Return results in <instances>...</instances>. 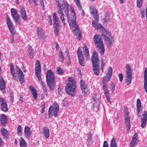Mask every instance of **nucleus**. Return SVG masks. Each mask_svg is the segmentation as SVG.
<instances>
[{
    "label": "nucleus",
    "instance_id": "1",
    "mask_svg": "<svg viewBox=\"0 0 147 147\" xmlns=\"http://www.w3.org/2000/svg\"><path fill=\"white\" fill-rule=\"evenodd\" d=\"M55 4L57 5V12L59 14L60 18L64 26L66 25L64 19V12L65 13L67 16V18L69 16V4L68 2L64 0H62L59 2L58 0L56 1Z\"/></svg>",
    "mask_w": 147,
    "mask_h": 147
},
{
    "label": "nucleus",
    "instance_id": "2",
    "mask_svg": "<svg viewBox=\"0 0 147 147\" xmlns=\"http://www.w3.org/2000/svg\"><path fill=\"white\" fill-rule=\"evenodd\" d=\"M10 71L11 74L13 78L15 80H18V78L22 84L24 83L23 79L24 78V75L22 70L18 66L16 67V70H14V67L12 63L10 64Z\"/></svg>",
    "mask_w": 147,
    "mask_h": 147
},
{
    "label": "nucleus",
    "instance_id": "3",
    "mask_svg": "<svg viewBox=\"0 0 147 147\" xmlns=\"http://www.w3.org/2000/svg\"><path fill=\"white\" fill-rule=\"evenodd\" d=\"M67 81L68 82L65 87L66 92L68 94L73 96L76 93L75 83L70 78H68Z\"/></svg>",
    "mask_w": 147,
    "mask_h": 147
},
{
    "label": "nucleus",
    "instance_id": "4",
    "mask_svg": "<svg viewBox=\"0 0 147 147\" xmlns=\"http://www.w3.org/2000/svg\"><path fill=\"white\" fill-rule=\"evenodd\" d=\"M46 75L48 86L51 89H53L55 84V76L51 70H48L46 73Z\"/></svg>",
    "mask_w": 147,
    "mask_h": 147
},
{
    "label": "nucleus",
    "instance_id": "5",
    "mask_svg": "<svg viewBox=\"0 0 147 147\" xmlns=\"http://www.w3.org/2000/svg\"><path fill=\"white\" fill-rule=\"evenodd\" d=\"M71 8V16L70 17H68L67 18L68 22L70 26L73 29V28H78L79 27L76 22V17L75 12L73 8L72 7Z\"/></svg>",
    "mask_w": 147,
    "mask_h": 147
},
{
    "label": "nucleus",
    "instance_id": "6",
    "mask_svg": "<svg viewBox=\"0 0 147 147\" xmlns=\"http://www.w3.org/2000/svg\"><path fill=\"white\" fill-rule=\"evenodd\" d=\"M126 83L127 85L131 84L132 80V71L131 66L128 64L125 65Z\"/></svg>",
    "mask_w": 147,
    "mask_h": 147
},
{
    "label": "nucleus",
    "instance_id": "7",
    "mask_svg": "<svg viewBox=\"0 0 147 147\" xmlns=\"http://www.w3.org/2000/svg\"><path fill=\"white\" fill-rule=\"evenodd\" d=\"M59 110V106L56 103L53 104V106H51L48 111V115L49 117H51L53 114L55 117L57 116Z\"/></svg>",
    "mask_w": 147,
    "mask_h": 147
},
{
    "label": "nucleus",
    "instance_id": "8",
    "mask_svg": "<svg viewBox=\"0 0 147 147\" xmlns=\"http://www.w3.org/2000/svg\"><path fill=\"white\" fill-rule=\"evenodd\" d=\"M35 74L36 76L37 77L38 79V80L40 82V84L43 87V83L41 80L40 77L41 68L40 66V64L39 61L38 60H36V63L35 64Z\"/></svg>",
    "mask_w": 147,
    "mask_h": 147
},
{
    "label": "nucleus",
    "instance_id": "9",
    "mask_svg": "<svg viewBox=\"0 0 147 147\" xmlns=\"http://www.w3.org/2000/svg\"><path fill=\"white\" fill-rule=\"evenodd\" d=\"M6 23L8 26V27L11 34H15V31L14 26L11 22L10 19L8 15H7L6 17Z\"/></svg>",
    "mask_w": 147,
    "mask_h": 147
},
{
    "label": "nucleus",
    "instance_id": "10",
    "mask_svg": "<svg viewBox=\"0 0 147 147\" xmlns=\"http://www.w3.org/2000/svg\"><path fill=\"white\" fill-rule=\"evenodd\" d=\"M112 68L111 66H109L106 73V76L103 78V82L107 83L110 80L112 75Z\"/></svg>",
    "mask_w": 147,
    "mask_h": 147
},
{
    "label": "nucleus",
    "instance_id": "11",
    "mask_svg": "<svg viewBox=\"0 0 147 147\" xmlns=\"http://www.w3.org/2000/svg\"><path fill=\"white\" fill-rule=\"evenodd\" d=\"M12 16L16 23L19 24L20 22L19 16L18 13L17 11L14 9L12 8L11 10Z\"/></svg>",
    "mask_w": 147,
    "mask_h": 147
},
{
    "label": "nucleus",
    "instance_id": "12",
    "mask_svg": "<svg viewBox=\"0 0 147 147\" xmlns=\"http://www.w3.org/2000/svg\"><path fill=\"white\" fill-rule=\"evenodd\" d=\"M94 39L95 45L96 46H104V44L100 36L98 35H95Z\"/></svg>",
    "mask_w": 147,
    "mask_h": 147
},
{
    "label": "nucleus",
    "instance_id": "13",
    "mask_svg": "<svg viewBox=\"0 0 147 147\" xmlns=\"http://www.w3.org/2000/svg\"><path fill=\"white\" fill-rule=\"evenodd\" d=\"M0 104L1 105V108L2 110L5 111H7L8 110L6 102L3 97L0 98Z\"/></svg>",
    "mask_w": 147,
    "mask_h": 147
},
{
    "label": "nucleus",
    "instance_id": "14",
    "mask_svg": "<svg viewBox=\"0 0 147 147\" xmlns=\"http://www.w3.org/2000/svg\"><path fill=\"white\" fill-rule=\"evenodd\" d=\"M19 11L22 18L25 20H27L28 17L26 15V11L25 9L22 5L20 6Z\"/></svg>",
    "mask_w": 147,
    "mask_h": 147
},
{
    "label": "nucleus",
    "instance_id": "15",
    "mask_svg": "<svg viewBox=\"0 0 147 147\" xmlns=\"http://www.w3.org/2000/svg\"><path fill=\"white\" fill-rule=\"evenodd\" d=\"M92 64L94 65L96 63H98L99 60L97 52L94 51L92 55Z\"/></svg>",
    "mask_w": 147,
    "mask_h": 147
},
{
    "label": "nucleus",
    "instance_id": "16",
    "mask_svg": "<svg viewBox=\"0 0 147 147\" xmlns=\"http://www.w3.org/2000/svg\"><path fill=\"white\" fill-rule=\"evenodd\" d=\"M147 120V112L144 111V114L142 115V117L141 119V126L142 127H144L146 125Z\"/></svg>",
    "mask_w": 147,
    "mask_h": 147
},
{
    "label": "nucleus",
    "instance_id": "17",
    "mask_svg": "<svg viewBox=\"0 0 147 147\" xmlns=\"http://www.w3.org/2000/svg\"><path fill=\"white\" fill-rule=\"evenodd\" d=\"M138 135L136 133L134 134L131 141L130 146L131 147H134L137 144L138 140Z\"/></svg>",
    "mask_w": 147,
    "mask_h": 147
},
{
    "label": "nucleus",
    "instance_id": "18",
    "mask_svg": "<svg viewBox=\"0 0 147 147\" xmlns=\"http://www.w3.org/2000/svg\"><path fill=\"white\" fill-rule=\"evenodd\" d=\"M73 32L76 36V38L80 40L82 38L81 33L79 28H75L73 30Z\"/></svg>",
    "mask_w": 147,
    "mask_h": 147
},
{
    "label": "nucleus",
    "instance_id": "19",
    "mask_svg": "<svg viewBox=\"0 0 147 147\" xmlns=\"http://www.w3.org/2000/svg\"><path fill=\"white\" fill-rule=\"evenodd\" d=\"M53 21L54 22V27H60L58 22V19L57 16V14L55 12L53 15Z\"/></svg>",
    "mask_w": 147,
    "mask_h": 147
},
{
    "label": "nucleus",
    "instance_id": "20",
    "mask_svg": "<svg viewBox=\"0 0 147 147\" xmlns=\"http://www.w3.org/2000/svg\"><path fill=\"white\" fill-rule=\"evenodd\" d=\"M24 134L27 138H29L32 134V131L30 128L28 126H26L24 128Z\"/></svg>",
    "mask_w": 147,
    "mask_h": 147
},
{
    "label": "nucleus",
    "instance_id": "21",
    "mask_svg": "<svg viewBox=\"0 0 147 147\" xmlns=\"http://www.w3.org/2000/svg\"><path fill=\"white\" fill-rule=\"evenodd\" d=\"M80 84L81 89L84 93L85 94L88 91V89L87 88V86L86 84H85V82L82 80L80 81Z\"/></svg>",
    "mask_w": 147,
    "mask_h": 147
},
{
    "label": "nucleus",
    "instance_id": "22",
    "mask_svg": "<svg viewBox=\"0 0 147 147\" xmlns=\"http://www.w3.org/2000/svg\"><path fill=\"white\" fill-rule=\"evenodd\" d=\"M125 123L126 125V128L127 130H129L130 128V124L129 116H126L125 117Z\"/></svg>",
    "mask_w": 147,
    "mask_h": 147
},
{
    "label": "nucleus",
    "instance_id": "23",
    "mask_svg": "<svg viewBox=\"0 0 147 147\" xmlns=\"http://www.w3.org/2000/svg\"><path fill=\"white\" fill-rule=\"evenodd\" d=\"M83 51L84 56L86 57V60L88 61L89 60L90 57L88 49L87 47H84Z\"/></svg>",
    "mask_w": 147,
    "mask_h": 147
},
{
    "label": "nucleus",
    "instance_id": "24",
    "mask_svg": "<svg viewBox=\"0 0 147 147\" xmlns=\"http://www.w3.org/2000/svg\"><path fill=\"white\" fill-rule=\"evenodd\" d=\"M102 38L104 39L105 40V43L107 45H111L112 42L110 39L107 36V35H102Z\"/></svg>",
    "mask_w": 147,
    "mask_h": 147
},
{
    "label": "nucleus",
    "instance_id": "25",
    "mask_svg": "<svg viewBox=\"0 0 147 147\" xmlns=\"http://www.w3.org/2000/svg\"><path fill=\"white\" fill-rule=\"evenodd\" d=\"M37 32L38 37L39 38H42L44 35V31L41 28H38Z\"/></svg>",
    "mask_w": 147,
    "mask_h": 147
},
{
    "label": "nucleus",
    "instance_id": "26",
    "mask_svg": "<svg viewBox=\"0 0 147 147\" xmlns=\"http://www.w3.org/2000/svg\"><path fill=\"white\" fill-rule=\"evenodd\" d=\"M49 131V129L47 127H45L43 129V134L46 139H48L50 135Z\"/></svg>",
    "mask_w": 147,
    "mask_h": 147
},
{
    "label": "nucleus",
    "instance_id": "27",
    "mask_svg": "<svg viewBox=\"0 0 147 147\" xmlns=\"http://www.w3.org/2000/svg\"><path fill=\"white\" fill-rule=\"evenodd\" d=\"M0 118L1 123L3 125H5L7 123L6 116L4 114H2Z\"/></svg>",
    "mask_w": 147,
    "mask_h": 147
},
{
    "label": "nucleus",
    "instance_id": "28",
    "mask_svg": "<svg viewBox=\"0 0 147 147\" xmlns=\"http://www.w3.org/2000/svg\"><path fill=\"white\" fill-rule=\"evenodd\" d=\"M93 70L96 75H98L99 74V68L98 63H96L95 65L92 64Z\"/></svg>",
    "mask_w": 147,
    "mask_h": 147
},
{
    "label": "nucleus",
    "instance_id": "29",
    "mask_svg": "<svg viewBox=\"0 0 147 147\" xmlns=\"http://www.w3.org/2000/svg\"><path fill=\"white\" fill-rule=\"evenodd\" d=\"M30 90L33 95V98L35 99H36L37 97V94L36 90L32 86L30 87Z\"/></svg>",
    "mask_w": 147,
    "mask_h": 147
},
{
    "label": "nucleus",
    "instance_id": "30",
    "mask_svg": "<svg viewBox=\"0 0 147 147\" xmlns=\"http://www.w3.org/2000/svg\"><path fill=\"white\" fill-rule=\"evenodd\" d=\"M19 143L20 147H26V143L24 139L20 137L19 139Z\"/></svg>",
    "mask_w": 147,
    "mask_h": 147
},
{
    "label": "nucleus",
    "instance_id": "31",
    "mask_svg": "<svg viewBox=\"0 0 147 147\" xmlns=\"http://www.w3.org/2000/svg\"><path fill=\"white\" fill-rule=\"evenodd\" d=\"M5 88V85L4 80L3 78H1L0 79V89L2 91H4Z\"/></svg>",
    "mask_w": 147,
    "mask_h": 147
},
{
    "label": "nucleus",
    "instance_id": "32",
    "mask_svg": "<svg viewBox=\"0 0 147 147\" xmlns=\"http://www.w3.org/2000/svg\"><path fill=\"white\" fill-rule=\"evenodd\" d=\"M92 25L96 29L98 30L101 26V25L93 20L92 22Z\"/></svg>",
    "mask_w": 147,
    "mask_h": 147
},
{
    "label": "nucleus",
    "instance_id": "33",
    "mask_svg": "<svg viewBox=\"0 0 147 147\" xmlns=\"http://www.w3.org/2000/svg\"><path fill=\"white\" fill-rule=\"evenodd\" d=\"M100 30V32H102V33L101 34V37L102 36V35H107V32L105 29L104 28L103 26L101 25V27L99 28Z\"/></svg>",
    "mask_w": 147,
    "mask_h": 147
},
{
    "label": "nucleus",
    "instance_id": "34",
    "mask_svg": "<svg viewBox=\"0 0 147 147\" xmlns=\"http://www.w3.org/2000/svg\"><path fill=\"white\" fill-rule=\"evenodd\" d=\"M136 106L137 107V112L138 114L140 111V108L141 107V104L140 101V100L139 99H138L137 100Z\"/></svg>",
    "mask_w": 147,
    "mask_h": 147
},
{
    "label": "nucleus",
    "instance_id": "35",
    "mask_svg": "<svg viewBox=\"0 0 147 147\" xmlns=\"http://www.w3.org/2000/svg\"><path fill=\"white\" fill-rule=\"evenodd\" d=\"M1 131L3 136L5 137H7L8 135V133L6 129L4 128H2Z\"/></svg>",
    "mask_w": 147,
    "mask_h": 147
},
{
    "label": "nucleus",
    "instance_id": "36",
    "mask_svg": "<svg viewBox=\"0 0 147 147\" xmlns=\"http://www.w3.org/2000/svg\"><path fill=\"white\" fill-rule=\"evenodd\" d=\"M28 52L29 54V56L30 58H33V50L32 47H29L28 50Z\"/></svg>",
    "mask_w": 147,
    "mask_h": 147
},
{
    "label": "nucleus",
    "instance_id": "37",
    "mask_svg": "<svg viewBox=\"0 0 147 147\" xmlns=\"http://www.w3.org/2000/svg\"><path fill=\"white\" fill-rule=\"evenodd\" d=\"M90 9L91 14H92L93 15L97 13L96 9L94 8L93 5H91L90 7Z\"/></svg>",
    "mask_w": 147,
    "mask_h": 147
},
{
    "label": "nucleus",
    "instance_id": "38",
    "mask_svg": "<svg viewBox=\"0 0 147 147\" xmlns=\"http://www.w3.org/2000/svg\"><path fill=\"white\" fill-rule=\"evenodd\" d=\"M97 49L100 54L101 55H103L105 50L104 47H97Z\"/></svg>",
    "mask_w": 147,
    "mask_h": 147
},
{
    "label": "nucleus",
    "instance_id": "39",
    "mask_svg": "<svg viewBox=\"0 0 147 147\" xmlns=\"http://www.w3.org/2000/svg\"><path fill=\"white\" fill-rule=\"evenodd\" d=\"M110 147H117L115 139L113 138L111 141Z\"/></svg>",
    "mask_w": 147,
    "mask_h": 147
},
{
    "label": "nucleus",
    "instance_id": "40",
    "mask_svg": "<svg viewBox=\"0 0 147 147\" xmlns=\"http://www.w3.org/2000/svg\"><path fill=\"white\" fill-rule=\"evenodd\" d=\"M76 5L77 6V7L78 8L79 10L80 11H82V8L81 5L80 4V0L77 1L76 2Z\"/></svg>",
    "mask_w": 147,
    "mask_h": 147
},
{
    "label": "nucleus",
    "instance_id": "41",
    "mask_svg": "<svg viewBox=\"0 0 147 147\" xmlns=\"http://www.w3.org/2000/svg\"><path fill=\"white\" fill-rule=\"evenodd\" d=\"M104 90V94L106 96L107 100H109L110 98L109 97V91L107 88Z\"/></svg>",
    "mask_w": 147,
    "mask_h": 147
},
{
    "label": "nucleus",
    "instance_id": "42",
    "mask_svg": "<svg viewBox=\"0 0 147 147\" xmlns=\"http://www.w3.org/2000/svg\"><path fill=\"white\" fill-rule=\"evenodd\" d=\"M17 131L18 134L19 135H21L22 134V127L20 125H19L18 126Z\"/></svg>",
    "mask_w": 147,
    "mask_h": 147
},
{
    "label": "nucleus",
    "instance_id": "43",
    "mask_svg": "<svg viewBox=\"0 0 147 147\" xmlns=\"http://www.w3.org/2000/svg\"><path fill=\"white\" fill-rule=\"evenodd\" d=\"M143 1L142 0H137V6L140 8L142 5Z\"/></svg>",
    "mask_w": 147,
    "mask_h": 147
},
{
    "label": "nucleus",
    "instance_id": "44",
    "mask_svg": "<svg viewBox=\"0 0 147 147\" xmlns=\"http://www.w3.org/2000/svg\"><path fill=\"white\" fill-rule=\"evenodd\" d=\"M60 27H54V28H55V34L57 35H58L59 32L60 30Z\"/></svg>",
    "mask_w": 147,
    "mask_h": 147
},
{
    "label": "nucleus",
    "instance_id": "45",
    "mask_svg": "<svg viewBox=\"0 0 147 147\" xmlns=\"http://www.w3.org/2000/svg\"><path fill=\"white\" fill-rule=\"evenodd\" d=\"M57 70L58 74H61L63 73V71L60 67H57Z\"/></svg>",
    "mask_w": 147,
    "mask_h": 147
},
{
    "label": "nucleus",
    "instance_id": "46",
    "mask_svg": "<svg viewBox=\"0 0 147 147\" xmlns=\"http://www.w3.org/2000/svg\"><path fill=\"white\" fill-rule=\"evenodd\" d=\"M144 81H147V69L146 68H145L144 70Z\"/></svg>",
    "mask_w": 147,
    "mask_h": 147
},
{
    "label": "nucleus",
    "instance_id": "47",
    "mask_svg": "<svg viewBox=\"0 0 147 147\" xmlns=\"http://www.w3.org/2000/svg\"><path fill=\"white\" fill-rule=\"evenodd\" d=\"M77 52L78 57L81 56H82V52L80 48H78L77 50Z\"/></svg>",
    "mask_w": 147,
    "mask_h": 147
},
{
    "label": "nucleus",
    "instance_id": "48",
    "mask_svg": "<svg viewBox=\"0 0 147 147\" xmlns=\"http://www.w3.org/2000/svg\"><path fill=\"white\" fill-rule=\"evenodd\" d=\"M144 87L145 92L147 93V81H144Z\"/></svg>",
    "mask_w": 147,
    "mask_h": 147
},
{
    "label": "nucleus",
    "instance_id": "49",
    "mask_svg": "<svg viewBox=\"0 0 147 147\" xmlns=\"http://www.w3.org/2000/svg\"><path fill=\"white\" fill-rule=\"evenodd\" d=\"M111 88H110L111 90L112 91V92H113L115 89V85L113 83L111 84Z\"/></svg>",
    "mask_w": 147,
    "mask_h": 147
},
{
    "label": "nucleus",
    "instance_id": "50",
    "mask_svg": "<svg viewBox=\"0 0 147 147\" xmlns=\"http://www.w3.org/2000/svg\"><path fill=\"white\" fill-rule=\"evenodd\" d=\"M94 18L95 19V20L97 22H98L99 21L98 19V16L97 14V13H96L95 14L93 15Z\"/></svg>",
    "mask_w": 147,
    "mask_h": 147
},
{
    "label": "nucleus",
    "instance_id": "51",
    "mask_svg": "<svg viewBox=\"0 0 147 147\" xmlns=\"http://www.w3.org/2000/svg\"><path fill=\"white\" fill-rule=\"evenodd\" d=\"M59 57L61 60H63L64 59L63 55L62 53V52L61 51H60L59 52Z\"/></svg>",
    "mask_w": 147,
    "mask_h": 147
},
{
    "label": "nucleus",
    "instance_id": "52",
    "mask_svg": "<svg viewBox=\"0 0 147 147\" xmlns=\"http://www.w3.org/2000/svg\"><path fill=\"white\" fill-rule=\"evenodd\" d=\"M29 3L31 4H32V1H33L34 4L36 5L37 4V1L36 0H28Z\"/></svg>",
    "mask_w": 147,
    "mask_h": 147
},
{
    "label": "nucleus",
    "instance_id": "53",
    "mask_svg": "<svg viewBox=\"0 0 147 147\" xmlns=\"http://www.w3.org/2000/svg\"><path fill=\"white\" fill-rule=\"evenodd\" d=\"M119 80L120 82H121L123 80V76L122 74H120L119 75Z\"/></svg>",
    "mask_w": 147,
    "mask_h": 147
},
{
    "label": "nucleus",
    "instance_id": "54",
    "mask_svg": "<svg viewBox=\"0 0 147 147\" xmlns=\"http://www.w3.org/2000/svg\"><path fill=\"white\" fill-rule=\"evenodd\" d=\"M106 83L102 82V87L104 89L107 88V85Z\"/></svg>",
    "mask_w": 147,
    "mask_h": 147
},
{
    "label": "nucleus",
    "instance_id": "55",
    "mask_svg": "<svg viewBox=\"0 0 147 147\" xmlns=\"http://www.w3.org/2000/svg\"><path fill=\"white\" fill-rule=\"evenodd\" d=\"M40 3L41 5L42 6V8H43V10L44 9L45 5H44L43 0H40Z\"/></svg>",
    "mask_w": 147,
    "mask_h": 147
},
{
    "label": "nucleus",
    "instance_id": "56",
    "mask_svg": "<svg viewBox=\"0 0 147 147\" xmlns=\"http://www.w3.org/2000/svg\"><path fill=\"white\" fill-rule=\"evenodd\" d=\"M103 147H108V145L107 142L106 141L104 142Z\"/></svg>",
    "mask_w": 147,
    "mask_h": 147
},
{
    "label": "nucleus",
    "instance_id": "57",
    "mask_svg": "<svg viewBox=\"0 0 147 147\" xmlns=\"http://www.w3.org/2000/svg\"><path fill=\"white\" fill-rule=\"evenodd\" d=\"M11 39L12 40L11 41V43H13L14 41V36L13 35L15 34H11Z\"/></svg>",
    "mask_w": 147,
    "mask_h": 147
},
{
    "label": "nucleus",
    "instance_id": "58",
    "mask_svg": "<svg viewBox=\"0 0 147 147\" xmlns=\"http://www.w3.org/2000/svg\"><path fill=\"white\" fill-rule=\"evenodd\" d=\"M79 63L80 65L82 66H84V60L79 61Z\"/></svg>",
    "mask_w": 147,
    "mask_h": 147
},
{
    "label": "nucleus",
    "instance_id": "59",
    "mask_svg": "<svg viewBox=\"0 0 147 147\" xmlns=\"http://www.w3.org/2000/svg\"><path fill=\"white\" fill-rule=\"evenodd\" d=\"M78 57V59H79V61L84 60L83 57V55Z\"/></svg>",
    "mask_w": 147,
    "mask_h": 147
},
{
    "label": "nucleus",
    "instance_id": "60",
    "mask_svg": "<svg viewBox=\"0 0 147 147\" xmlns=\"http://www.w3.org/2000/svg\"><path fill=\"white\" fill-rule=\"evenodd\" d=\"M125 117L126 116H129V112L128 111L126 110L125 111Z\"/></svg>",
    "mask_w": 147,
    "mask_h": 147
},
{
    "label": "nucleus",
    "instance_id": "61",
    "mask_svg": "<svg viewBox=\"0 0 147 147\" xmlns=\"http://www.w3.org/2000/svg\"><path fill=\"white\" fill-rule=\"evenodd\" d=\"M141 14H142L143 17H144L145 16L144 11V10H142L141 11Z\"/></svg>",
    "mask_w": 147,
    "mask_h": 147
},
{
    "label": "nucleus",
    "instance_id": "62",
    "mask_svg": "<svg viewBox=\"0 0 147 147\" xmlns=\"http://www.w3.org/2000/svg\"><path fill=\"white\" fill-rule=\"evenodd\" d=\"M20 103L22 104L23 103V99L22 98H20Z\"/></svg>",
    "mask_w": 147,
    "mask_h": 147
},
{
    "label": "nucleus",
    "instance_id": "63",
    "mask_svg": "<svg viewBox=\"0 0 147 147\" xmlns=\"http://www.w3.org/2000/svg\"><path fill=\"white\" fill-rule=\"evenodd\" d=\"M3 143V142L1 139V138H0V146H1L2 145V144Z\"/></svg>",
    "mask_w": 147,
    "mask_h": 147
},
{
    "label": "nucleus",
    "instance_id": "64",
    "mask_svg": "<svg viewBox=\"0 0 147 147\" xmlns=\"http://www.w3.org/2000/svg\"><path fill=\"white\" fill-rule=\"evenodd\" d=\"M66 53H67V55L68 58L69 59L70 56L69 55H68V54L69 53V52L68 51H66Z\"/></svg>",
    "mask_w": 147,
    "mask_h": 147
}]
</instances>
